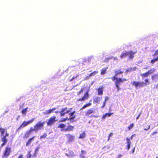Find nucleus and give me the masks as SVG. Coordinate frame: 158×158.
<instances>
[{
	"label": "nucleus",
	"instance_id": "obj_1",
	"mask_svg": "<svg viewBox=\"0 0 158 158\" xmlns=\"http://www.w3.org/2000/svg\"><path fill=\"white\" fill-rule=\"evenodd\" d=\"M112 80L113 81H114L115 80H116L115 81L114 84L116 87L117 88V91H118L120 89V88L119 87V85L121 83H123V81H126L127 80L126 79H122L121 78H118L115 76H114L111 78Z\"/></svg>",
	"mask_w": 158,
	"mask_h": 158
},
{
	"label": "nucleus",
	"instance_id": "obj_2",
	"mask_svg": "<svg viewBox=\"0 0 158 158\" xmlns=\"http://www.w3.org/2000/svg\"><path fill=\"white\" fill-rule=\"evenodd\" d=\"M136 52L130 51L127 52L122 53L120 56L121 59L128 57L129 59H132L134 58V55L136 53Z\"/></svg>",
	"mask_w": 158,
	"mask_h": 158
},
{
	"label": "nucleus",
	"instance_id": "obj_3",
	"mask_svg": "<svg viewBox=\"0 0 158 158\" xmlns=\"http://www.w3.org/2000/svg\"><path fill=\"white\" fill-rule=\"evenodd\" d=\"M45 121H39L34 126L33 129L35 132H37L44 129Z\"/></svg>",
	"mask_w": 158,
	"mask_h": 158
},
{
	"label": "nucleus",
	"instance_id": "obj_4",
	"mask_svg": "<svg viewBox=\"0 0 158 158\" xmlns=\"http://www.w3.org/2000/svg\"><path fill=\"white\" fill-rule=\"evenodd\" d=\"M11 152V149L10 147H6L2 153V158H7Z\"/></svg>",
	"mask_w": 158,
	"mask_h": 158
},
{
	"label": "nucleus",
	"instance_id": "obj_5",
	"mask_svg": "<svg viewBox=\"0 0 158 158\" xmlns=\"http://www.w3.org/2000/svg\"><path fill=\"white\" fill-rule=\"evenodd\" d=\"M131 84L136 88L142 87L144 86V85H147L146 83L142 81L139 82L135 81H134L132 82Z\"/></svg>",
	"mask_w": 158,
	"mask_h": 158
},
{
	"label": "nucleus",
	"instance_id": "obj_6",
	"mask_svg": "<svg viewBox=\"0 0 158 158\" xmlns=\"http://www.w3.org/2000/svg\"><path fill=\"white\" fill-rule=\"evenodd\" d=\"M0 131L1 136L2 137L1 138H2L8 140L6 137L9 136V133H7L6 129L2 128H0Z\"/></svg>",
	"mask_w": 158,
	"mask_h": 158
},
{
	"label": "nucleus",
	"instance_id": "obj_7",
	"mask_svg": "<svg viewBox=\"0 0 158 158\" xmlns=\"http://www.w3.org/2000/svg\"><path fill=\"white\" fill-rule=\"evenodd\" d=\"M72 109V108H71L68 110V108L67 107H65L64 108H63L62 110L59 112V113H60V116H63L66 114L69 113L71 111Z\"/></svg>",
	"mask_w": 158,
	"mask_h": 158
},
{
	"label": "nucleus",
	"instance_id": "obj_8",
	"mask_svg": "<svg viewBox=\"0 0 158 158\" xmlns=\"http://www.w3.org/2000/svg\"><path fill=\"white\" fill-rule=\"evenodd\" d=\"M72 109V108H71L68 110V108L67 107H65L64 108H63L62 110L59 112V113H60V116H63L66 114L69 113L71 111Z\"/></svg>",
	"mask_w": 158,
	"mask_h": 158
},
{
	"label": "nucleus",
	"instance_id": "obj_9",
	"mask_svg": "<svg viewBox=\"0 0 158 158\" xmlns=\"http://www.w3.org/2000/svg\"><path fill=\"white\" fill-rule=\"evenodd\" d=\"M89 96V92L88 91L85 92L83 96L81 98H80L77 100V102L83 101L87 100Z\"/></svg>",
	"mask_w": 158,
	"mask_h": 158
},
{
	"label": "nucleus",
	"instance_id": "obj_10",
	"mask_svg": "<svg viewBox=\"0 0 158 158\" xmlns=\"http://www.w3.org/2000/svg\"><path fill=\"white\" fill-rule=\"evenodd\" d=\"M33 131H34L33 129V127H31L29 130L25 132L23 136V138L25 139H27L28 138Z\"/></svg>",
	"mask_w": 158,
	"mask_h": 158
},
{
	"label": "nucleus",
	"instance_id": "obj_11",
	"mask_svg": "<svg viewBox=\"0 0 158 158\" xmlns=\"http://www.w3.org/2000/svg\"><path fill=\"white\" fill-rule=\"evenodd\" d=\"M57 121L55 116H53L50 117L47 122V125L48 126H51L53 123Z\"/></svg>",
	"mask_w": 158,
	"mask_h": 158
},
{
	"label": "nucleus",
	"instance_id": "obj_12",
	"mask_svg": "<svg viewBox=\"0 0 158 158\" xmlns=\"http://www.w3.org/2000/svg\"><path fill=\"white\" fill-rule=\"evenodd\" d=\"M28 125L27 121H24L23 123L16 129V131H18Z\"/></svg>",
	"mask_w": 158,
	"mask_h": 158
},
{
	"label": "nucleus",
	"instance_id": "obj_13",
	"mask_svg": "<svg viewBox=\"0 0 158 158\" xmlns=\"http://www.w3.org/2000/svg\"><path fill=\"white\" fill-rule=\"evenodd\" d=\"M123 71L121 69H119L118 70H115L114 71L115 75L114 76L117 77V76L119 74L123 75Z\"/></svg>",
	"mask_w": 158,
	"mask_h": 158
},
{
	"label": "nucleus",
	"instance_id": "obj_14",
	"mask_svg": "<svg viewBox=\"0 0 158 158\" xmlns=\"http://www.w3.org/2000/svg\"><path fill=\"white\" fill-rule=\"evenodd\" d=\"M65 135L67 137L69 141H73L75 139V136L69 134H66Z\"/></svg>",
	"mask_w": 158,
	"mask_h": 158
},
{
	"label": "nucleus",
	"instance_id": "obj_15",
	"mask_svg": "<svg viewBox=\"0 0 158 158\" xmlns=\"http://www.w3.org/2000/svg\"><path fill=\"white\" fill-rule=\"evenodd\" d=\"M75 112H76L75 111H73L72 112L69 113V115L70 117L68 118V120H71L76 117L75 115H74Z\"/></svg>",
	"mask_w": 158,
	"mask_h": 158
},
{
	"label": "nucleus",
	"instance_id": "obj_16",
	"mask_svg": "<svg viewBox=\"0 0 158 158\" xmlns=\"http://www.w3.org/2000/svg\"><path fill=\"white\" fill-rule=\"evenodd\" d=\"M98 73V71H95L89 74L88 76H86L85 77V79H89L91 77L95 76Z\"/></svg>",
	"mask_w": 158,
	"mask_h": 158
},
{
	"label": "nucleus",
	"instance_id": "obj_17",
	"mask_svg": "<svg viewBox=\"0 0 158 158\" xmlns=\"http://www.w3.org/2000/svg\"><path fill=\"white\" fill-rule=\"evenodd\" d=\"M94 112V111L93 110L90 109L85 111V116H89L90 115L93 113Z\"/></svg>",
	"mask_w": 158,
	"mask_h": 158
},
{
	"label": "nucleus",
	"instance_id": "obj_18",
	"mask_svg": "<svg viewBox=\"0 0 158 158\" xmlns=\"http://www.w3.org/2000/svg\"><path fill=\"white\" fill-rule=\"evenodd\" d=\"M74 129V127L70 125H68L67 127V128L61 130V131L64 130L65 131H72Z\"/></svg>",
	"mask_w": 158,
	"mask_h": 158
},
{
	"label": "nucleus",
	"instance_id": "obj_19",
	"mask_svg": "<svg viewBox=\"0 0 158 158\" xmlns=\"http://www.w3.org/2000/svg\"><path fill=\"white\" fill-rule=\"evenodd\" d=\"M153 57V58L151 59L150 61V63L152 65L154 64L156 62L158 61V57Z\"/></svg>",
	"mask_w": 158,
	"mask_h": 158
},
{
	"label": "nucleus",
	"instance_id": "obj_20",
	"mask_svg": "<svg viewBox=\"0 0 158 158\" xmlns=\"http://www.w3.org/2000/svg\"><path fill=\"white\" fill-rule=\"evenodd\" d=\"M56 109V108L54 107L52 109H50L47 110H46V111L44 113V114H48L53 112V111Z\"/></svg>",
	"mask_w": 158,
	"mask_h": 158
},
{
	"label": "nucleus",
	"instance_id": "obj_21",
	"mask_svg": "<svg viewBox=\"0 0 158 158\" xmlns=\"http://www.w3.org/2000/svg\"><path fill=\"white\" fill-rule=\"evenodd\" d=\"M126 140H127V149L128 150H129L130 149V145L131 144V142L130 140V139L128 138H126Z\"/></svg>",
	"mask_w": 158,
	"mask_h": 158
},
{
	"label": "nucleus",
	"instance_id": "obj_22",
	"mask_svg": "<svg viewBox=\"0 0 158 158\" xmlns=\"http://www.w3.org/2000/svg\"><path fill=\"white\" fill-rule=\"evenodd\" d=\"M102 97L100 98L99 97H96L93 100L94 102H95L96 103H99L100 99H101Z\"/></svg>",
	"mask_w": 158,
	"mask_h": 158
},
{
	"label": "nucleus",
	"instance_id": "obj_23",
	"mask_svg": "<svg viewBox=\"0 0 158 158\" xmlns=\"http://www.w3.org/2000/svg\"><path fill=\"white\" fill-rule=\"evenodd\" d=\"M1 140L2 142V143L1 144L0 147L2 148L6 144L8 141V140H6L2 138H1Z\"/></svg>",
	"mask_w": 158,
	"mask_h": 158
},
{
	"label": "nucleus",
	"instance_id": "obj_24",
	"mask_svg": "<svg viewBox=\"0 0 158 158\" xmlns=\"http://www.w3.org/2000/svg\"><path fill=\"white\" fill-rule=\"evenodd\" d=\"M97 91L98 95H102L103 94V88L102 87L98 88Z\"/></svg>",
	"mask_w": 158,
	"mask_h": 158
},
{
	"label": "nucleus",
	"instance_id": "obj_25",
	"mask_svg": "<svg viewBox=\"0 0 158 158\" xmlns=\"http://www.w3.org/2000/svg\"><path fill=\"white\" fill-rule=\"evenodd\" d=\"M156 69L155 68H153L150 70H149L148 71V73L149 75H150L152 74L153 73L155 72Z\"/></svg>",
	"mask_w": 158,
	"mask_h": 158
},
{
	"label": "nucleus",
	"instance_id": "obj_26",
	"mask_svg": "<svg viewBox=\"0 0 158 158\" xmlns=\"http://www.w3.org/2000/svg\"><path fill=\"white\" fill-rule=\"evenodd\" d=\"M112 114L113 113H106L102 116V118L104 120L106 117H110Z\"/></svg>",
	"mask_w": 158,
	"mask_h": 158
},
{
	"label": "nucleus",
	"instance_id": "obj_27",
	"mask_svg": "<svg viewBox=\"0 0 158 158\" xmlns=\"http://www.w3.org/2000/svg\"><path fill=\"white\" fill-rule=\"evenodd\" d=\"M91 103H90V102L85 104L84 105L83 107L81 109V110H83V109H84L86 107L89 106H91Z\"/></svg>",
	"mask_w": 158,
	"mask_h": 158
},
{
	"label": "nucleus",
	"instance_id": "obj_28",
	"mask_svg": "<svg viewBox=\"0 0 158 158\" xmlns=\"http://www.w3.org/2000/svg\"><path fill=\"white\" fill-rule=\"evenodd\" d=\"M148 75H149L147 72L140 74V76L142 77L143 78H144L145 77H148Z\"/></svg>",
	"mask_w": 158,
	"mask_h": 158
},
{
	"label": "nucleus",
	"instance_id": "obj_29",
	"mask_svg": "<svg viewBox=\"0 0 158 158\" xmlns=\"http://www.w3.org/2000/svg\"><path fill=\"white\" fill-rule=\"evenodd\" d=\"M158 77V74H154V75H152L151 76V79L152 80H154L157 79Z\"/></svg>",
	"mask_w": 158,
	"mask_h": 158
},
{
	"label": "nucleus",
	"instance_id": "obj_30",
	"mask_svg": "<svg viewBox=\"0 0 158 158\" xmlns=\"http://www.w3.org/2000/svg\"><path fill=\"white\" fill-rule=\"evenodd\" d=\"M65 127V125L64 123H60L59 124L57 127L58 128H63Z\"/></svg>",
	"mask_w": 158,
	"mask_h": 158
},
{
	"label": "nucleus",
	"instance_id": "obj_31",
	"mask_svg": "<svg viewBox=\"0 0 158 158\" xmlns=\"http://www.w3.org/2000/svg\"><path fill=\"white\" fill-rule=\"evenodd\" d=\"M136 69V67H134L133 68H130L128 69H127L126 71V72H128L130 71H131L132 70H135Z\"/></svg>",
	"mask_w": 158,
	"mask_h": 158
},
{
	"label": "nucleus",
	"instance_id": "obj_32",
	"mask_svg": "<svg viewBox=\"0 0 158 158\" xmlns=\"http://www.w3.org/2000/svg\"><path fill=\"white\" fill-rule=\"evenodd\" d=\"M153 57H158V49L156 50L155 52L152 55Z\"/></svg>",
	"mask_w": 158,
	"mask_h": 158
},
{
	"label": "nucleus",
	"instance_id": "obj_33",
	"mask_svg": "<svg viewBox=\"0 0 158 158\" xmlns=\"http://www.w3.org/2000/svg\"><path fill=\"white\" fill-rule=\"evenodd\" d=\"M85 133L84 131L83 133L80 134L79 137V138H83L85 137Z\"/></svg>",
	"mask_w": 158,
	"mask_h": 158
},
{
	"label": "nucleus",
	"instance_id": "obj_34",
	"mask_svg": "<svg viewBox=\"0 0 158 158\" xmlns=\"http://www.w3.org/2000/svg\"><path fill=\"white\" fill-rule=\"evenodd\" d=\"M32 141L30 139H29L26 142V146L28 147L30 145Z\"/></svg>",
	"mask_w": 158,
	"mask_h": 158
},
{
	"label": "nucleus",
	"instance_id": "obj_35",
	"mask_svg": "<svg viewBox=\"0 0 158 158\" xmlns=\"http://www.w3.org/2000/svg\"><path fill=\"white\" fill-rule=\"evenodd\" d=\"M106 69L107 68L102 69L101 71V74L103 75L105 74L106 73Z\"/></svg>",
	"mask_w": 158,
	"mask_h": 158
},
{
	"label": "nucleus",
	"instance_id": "obj_36",
	"mask_svg": "<svg viewBox=\"0 0 158 158\" xmlns=\"http://www.w3.org/2000/svg\"><path fill=\"white\" fill-rule=\"evenodd\" d=\"M35 119V118H33L31 119H30L27 121V124L28 125L30 124V123H32V122H33L34 120Z\"/></svg>",
	"mask_w": 158,
	"mask_h": 158
},
{
	"label": "nucleus",
	"instance_id": "obj_37",
	"mask_svg": "<svg viewBox=\"0 0 158 158\" xmlns=\"http://www.w3.org/2000/svg\"><path fill=\"white\" fill-rule=\"evenodd\" d=\"M27 107L23 109L21 111L22 113L23 114H26V112L27 111Z\"/></svg>",
	"mask_w": 158,
	"mask_h": 158
},
{
	"label": "nucleus",
	"instance_id": "obj_38",
	"mask_svg": "<svg viewBox=\"0 0 158 158\" xmlns=\"http://www.w3.org/2000/svg\"><path fill=\"white\" fill-rule=\"evenodd\" d=\"M47 136V134L46 133H44V134L41 135L40 137V139H42L46 137Z\"/></svg>",
	"mask_w": 158,
	"mask_h": 158
},
{
	"label": "nucleus",
	"instance_id": "obj_39",
	"mask_svg": "<svg viewBox=\"0 0 158 158\" xmlns=\"http://www.w3.org/2000/svg\"><path fill=\"white\" fill-rule=\"evenodd\" d=\"M134 126V124L133 123H132L128 127L127 129L129 130H130L131 128H132Z\"/></svg>",
	"mask_w": 158,
	"mask_h": 158
},
{
	"label": "nucleus",
	"instance_id": "obj_40",
	"mask_svg": "<svg viewBox=\"0 0 158 158\" xmlns=\"http://www.w3.org/2000/svg\"><path fill=\"white\" fill-rule=\"evenodd\" d=\"M84 89V88H81L80 91L77 93V95H79L81 93H82L83 92Z\"/></svg>",
	"mask_w": 158,
	"mask_h": 158
},
{
	"label": "nucleus",
	"instance_id": "obj_41",
	"mask_svg": "<svg viewBox=\"0 0 158 158\" xmlns=\"http://www.w3.org/2000/svg\"><path fill=\"white\" fill-rule=\"evenodd\" d=\"M78 76V75H77L76 76H73L69 80V81H73V80L75 79L76 78H77V77Z\"/></svg>",
	"mask_w": 158,
	"mask_h": 158
},
{
	"label": "nucleus",
	"instance_id": "obj_42",
	"mask_svg": "<svg viewBox=\"0 0 158 158\" xmlns=\"http://www.w3.org/2000/svg\"><path fill=\"white\" fill-rule=\"evenodd\" d=\"M67 120H68V117L63 118H62L60 121H59V122H63Z\"/></svg>",
	"mask_w": 158,
	"mask_h": 158
},
{
	"label": "nucleus",
	"instance_id": "obj_43",
	"mask_svg": "<svg viewBox=\"0 0 158 158\" xmlns=\"http://www.w3.org/2000/svg\"><path fill=\"white\" fill-rule=\"evenodd\" d=\"M31 152L29 151L28 153L27 158H31Z\"/></svg>",
	"mask_w": 158,
	"mask_h": 158
},
{
	"label": "nucleus",
	"instance_id": "obj_44",
	"mask_svg": "<svg viewBox=\"0 0 158 158\" xmlns=\"http://www.w3.org/2000/svg\"><path fill=\"white\" fill-rule=\"evenodd\" d=\"M40 148L39 147H37L35 150V153H36L38 151V150Z\"/></svg>",
	"mask_w": 158,
	"mask_h": 158
},
{
	"label": "nucleus",
	"instance_id": "obj_45",
	"mask_svg": "<svg viewBox=\"0 0 158 158\" xmlns=\"http://www.w3.org/2000/svg\"><path fill=\"white\" fill-rule=\"evenodd\" d=\"M109 98L108 96H106L105 97V99L104 101H105V102H106L107 101V100L109 99Z\"/></svg>",
	"mask_w": 158,
	"mask_h": 158
},
{
	"label": "nucleus",
	"instance_id": "obj_46",
	"mask_svg": "<svg viewBox=\"0 0 158 158\" xmlns=\"http://www.w3.org/2000/svg\"><path fill=\"white\" fill-rule=\"evenodd\" d=\"M150 126V125H148V127L144 129V130H147L149 129Z\"/></svg>",
	"mask_w": 158,
	"mask_h": 158
},
{
	"label": "nucleus",
	"instance_id": "obj_47",
	"mask_svg": "<svg viewBox=\"0 0 158 158\" xmlns=\"http://www.w3.org/2000/svg\"><path fill=\"white\" fill-rule=\"evenodd\" d=\"M106 104V102L105 101H104L103 103V106L101 107L102 108H103L105 106Z\"/></svg>",
	"mask_w": 158,
	"mask_h": 158
},
{
	"label": "nucleus",
	"instance_id": "obj_48",
	"mask_svg": "<svg viewBox=\"0 0 158 158\" xmlns=\"http://www.w3.org/2000/svg\"><path fill=\"white\" fill-rule=\"evenodd\" d=\"M113 134L112 133H110L108 137V141H109L110 140V136H111Z\"/></svg>",
	"mask_w": 158,
	"mask_h": 158
},
{
	"label": "nucleus",
	"instance_id": "obj_49",
	"mask_svg": "<svg viewBox=\"0 0 158 158\" xmlns=\"http://www.w3.org/2000/svg\"><path fill=\"white\" fill-rule=\"evenodd\" d=\"M135 134H133V135H131V136L130 137V138H129V139H130H130L131 140H132V139H133V137L135 135Z\"/></svg>",
	"mask_w": 158,
	"mask_h": 158
},
{
	"label": "nucleus",
	"instance_id": "obj_50",
	"mask_svg": "<svg viewBox=\"0 0 158 158\" xmlns=\"http://www.w3.org/2000/svg\"><path fill=\"white\" fill-rule=\"evenodd\" d=\"M145 83H148V84H149V81H148V79H146L145 80Z\"/></svg>",
	"mask_w": 158,
	"mask_h": 158
},
{
	"label": "nucleus",
	"instance_id": "obj_51",
	"mask_svg": "<svg viewBox=\"0 0 158 158\" xmlns=\"http://www.w3.org/2000/svg\"><path fill=\"white\" fill-rule=\"evenodd\" d=\"M81 154H85L86 153V152L85 151H84V150H81Z\"/></svg>",
	"mask_w": 158,
	"mask_h": 158
},
{
	"label": "nucleus",
	"instance_id": "obj_52",
	"mask_svg": "<svg viewBox=\"0 0 158 158\" xmlns=\"http://www.w3.org/2000/svg\"><path fill=\"white\" fill-rule=\"evenodd\" d=\"M35 137V136H33L31 138H29L32 141L34 140V138Z\"/></svg>",
	"mask_w": 158,
	"mask_h": 158
},
{
	"label": "nucleus",
	"instance_id": "obj_53",
	"mask_svg": "<svg viewBox=\"0 0 158 158\" xmlns=\"http://www.w3.org/2000/svg\"><path fill=\"white\" fill-rule=\"evenodd\" d=\"M80 158H85L84 156L82 154H81L80 156Z\"/></svg>",
	"mask_w": 158,
	"mask_h": 158
},
{
	"label": "nucleus",
	"instance_id": "obj_54",
	"mask_svg": "<svg viewBox=\"0 0 158 158\" xmlns=\"http://www.w3.org/2000/svg\"><path fill=\"white\" fill-rule=\"evenodd\" d=\"M18 158H23V155H22V154H21L18 157Z\"/></svg>",
	"mask_w": 158,
	"mask_h": 158
},
{
	"label": "nucleus",
	"instance_id": "obj_55",
	"mask_svg": "<svg viewBox=\"0 0 158 158\" xmlns=\"http://www.w3.org/2000/svg\"><path fill=\"white\" fill-rule=\"evenodd\" d=\"M122 156V155L121 154H119L117 158H120Z\"/></svg>",
	"mask_w": 158,
	"mask_h": 158
},
{
	"label": "nucleus",
	"instance_id": "obj_56",
	"mask_svg": "<svg viewBox=\"0 0 158 158\" xmlns=\"http://www.w3.org/2000/svg\"><path fill=\"white\" fill-rule=\"evenodd\" d=\"M141 114V113H140L139 114V115H138V116H137V117L136 118V119H138L140 117Z\"/></svg>",
	"mask_w": 158,
	"mask_h": 158
},
{
	"label": "nucleus",
	"instance_id": "obj_57",
	"mask_svg": "<svg viewBox=\"0 0 158 158\" xmlns=\"http://www.w3.org/2000/svg\"><path fill=\"white\" fill-rule=\"evenodd\" d=\"M157 133V131H155L154 132L152 133V135H153Z\"/></svg>",
	"mask_w": 158,
	"mask_h": 158
},
{
	"label": "nucleus",
	"instance_id": "obj_58",
	"mask_svg": "<svg viewBox=\"0 0 158 158\" xmlns=\"http://www.w3.org/2000/svg\"><path fill=\"white\" fill-rule=\"evenodd\" d=\"M90 117H96V118L98 117V116H95V115H91Z\"/></svg>",
	"mask_w": 158,
	"mask_h": 158
},
{
	"label": "nucleus",
	"instance_id": "obj_59",
	"mask_svg": "<svg viewBox=\"0 0 158 158\" xmlns=\"http://www.w3.org/2000/svg\"><path fill=\"white\" fill-rule=\"evenodd\" d=\"M135 149V148H134L132 151V153H133L134 152Z\"/></svg>",
	"mask_w": 158,
	"mask_h": 158
},
{
	"label": "nucleus",
	"instance_id": "obj_60",
	"mask_svg": "<svg viewBox=\"0 0 158 158\" xmlns=\"http://www.w3.org/2000/svg\"><path fill=\"white\" fill-rule=\"evenodd\" d=\"M112 58V57H110L109 58H107V59L109 60V59H111Z\"/></svg>",
	"mask_w": 158,
	"mask_h": 158
},
{
	"label": "nucleus",
	"instance_id": "obj_61",
	"mask_svg": "<svg viewBox=\"0 0 158 158\" xmlns=\"http://www.w3.org/2000/svg\"><path fill=\"white\" fill-rule=\"evenodd\" d=\"M72 75H71L70 76V77H69V78L71 77H72Z\"/></svg>",
	"mask_w": 158,
	"mask_h": 158
},
{
	"label": "nucleus",
	"instance_id": "obj_62",
	"mask_svg": "<svg viewBox=\"0 0 158 158\" xmlns=\"http://www.w3.org/2000/svg\"><path fill=\"white\" fill-rule=\"evenodd\" d=\"M106 147V146H104V147L103 148H102V149H104V148H105Z\"/></svg>",
	"mask_w": 158,
	"mask_h": 158
},
{
	"label": "nucleus",
	"instance_id": "obj_63",
	"mask_svg": "<svg viewBox=\"0 0 158 158\" xmlns=\"http://www.w3.org/2000/svg\"><path fill=\"white\" fill-rule=\"evenodd\" d=\"M55 112L57 113L58 112V111H56Z\"/></svg>",
	"mask_w": 158,
	"mask_h": 158
},
{
	"label": "nucleus",
	"instance_id": "obj_64",
	"mask_svg": "<svg viewBox=\"0 0 158 158\" xmlns=\"http://www.w3.org/2000/svg\"><path fill=\"white\" fill-rule=\"evenodd\" d=\"M156 158H158V157H157H157H156Z\"/></svg>",
	"mask_w": 158,
	"mask_h": 158
}]
</instances>
